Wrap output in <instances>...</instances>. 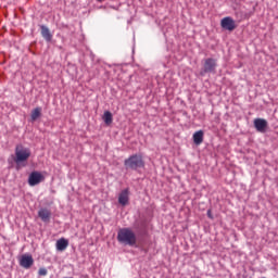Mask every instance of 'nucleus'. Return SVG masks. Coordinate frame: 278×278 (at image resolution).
I'll list each match as a JSON object with an SVG mask.
<instances>
[{
  "label": "nucleus",
  "mask_w": 278,
  "mask_h": 278,
  "mask_svg": "<svg viewBox=\"0 0 278 278\" xmlns=\"http://www.w3.org/2000/svg\"><path fill=\"white\" fill-rule=\"evenodd\" d=\"M104 0H98V2H103Z\"/></svg>",
  "instance_id": "obj_18"
},
{
  "label": "nucleus",
  "mask_w": 278,
  "mask_h": 278,
  "mask_svg": "<svg viewBox=\"0 0 278 278\" xmlns=\"http://www.w3.org/2000/svg\"><path fill=\"white\" fill-rule=\"evenodd\" d=\"M117 241L124 245L134 247L137 243V237L130 228H121L117 231Z\"/></svg>",
  "instance_id": "obj_1"
},
{
  "label": "nucleus",
  "mask_w": 278,
  "mask_h": 278,
  "mask_svg": "<svg viewBox=\"0 0 278 278\" xmlns=\"http://www.w3.org/2000/svg\"><path fill=\"white\" fill-rule=\"evenodd\" d=\"M220 27L225 30L233 31L237 28L236 21L230 16H226L222 18Z\"/></svg>",
  "instance_id": "obj_7"
},
{
  "label": "nucleus",
  "mask_w": 278,
  "mask_h": 278,
  "mask_svg": "<svg viewBox=\"0 0 278 278\" xmlns=\"http://www.w3.org/2000/svg\"><path fill=\"white\" fill-rule=\"evenodd\" d=\"M253 125L257 132L265 134L268 128V121L262 117H257L254 118Z\"/></svg>",
  "instance_id": "obj_6"
},
{
  "label": "nucleus",
  "mask_w": 278,
  "mask_h": 278,
  "mask_svg": "<svg viewBox=\"0 0 278 278\" xmlns=\"http://www.w3.org/2000/svg\"><path fill=\"white\" fill-rule=\"evenodd\" d=\"M102 119L105 125H111L113 123V114L110 111H104Z\"/></svg>",
  "instance_id": "obj_15"
},
{
  "label": "nucleus",
  "mask_w": 278,
  "mask_h": 278,
  "mask_svg": "<svg viewBox=\"0 0 278 278\" xmlns=\"http://www.w3.org/2000/svg\"><path fill=\"white\" fill-rule=\"evenodd\" d=\"M206 215L210 219H214L212 211H207Z\"/></svg>",
  "instance_id": "obj_17"
},
{
  "label": "nucleus",
  "mask_w": 278,
  "mask_h": 278,
  "mask_svg": "<svg viewBox=\"0 0 278 278\" xmlns=\"http://www.w3.org/2000/svg\"><path fill=\"white\" fill-rule=\"evenodd\" d=\"M41 37H43L48 42H50L53 37L50 29L45 25H41Z\"/></svg>",
  "instance_id": "obj_13"
},
{
  "label": "nucleus",
  "mask_w": 278,
  "mask_h": 278,
  "mask_svg": "<svg viewBox=\"0 0 278 278\" xmlns=\"http://www.w3.org/2000/svg\"><path fill=\"white\" fill-rule=\"evenodd\" d=\"M34 265V258L31 255H22V258L20 260V266L22 268L29 269Z\"/></svg>",
  "instance_id": "obj_8"
},
{
  "label": "nucleus",
  "mask_w": 278,
  "mask_h": 278,
  "mask_svg": "<svg viewBox=\"0 0 278 278\" xmlns=\"http://www.w3.org/2000/svg\"><path fill=\"white\" fill-rule=\"evenodd\" d=\"M217 67V61L213 58H207L204 60L203 70L200 72L201 76H204L208 73H215Z\"/></svg>",
  "instance_id": "obj_4"
},
{
  "label": "nucleus",
  "mask_w": 278,
  "mask_h": 278,
  "mask_svg": "<svg viewBox=\"0 0 278 278\" xmlns=\"http://www.w3.org/2000/svg\"><path fill=\"white\" fill-rule=\"evenodd\" d=\"M42 110L40 106L33 109L30 112V121L36 122L41 116Z\"/></svg>",
  "instance_id": "obj_14"
},
{
  "label": "nucleus",
  "mask_w": 278,
  "mask_h": 278,
  "mask_svg": "<svg viewBox=\"0 0 278 278\" xmlns=\"http://www.w3.org/2000/svg\"><path fill=\"white\" fill-rule=\"evenodd\" d=\"M65 278H73V277H65Z\"/></svg>",
  "instance_id": "obj_19"
},
{
  "label": "nucleus",
  "mask_w": 278,
  "mask_h": 278,
  "mask_svg": "<svg viewBox=\"0 0 278 278\" xmlns=\"http://www.w3.org/2000/svg\"><path fill=\"white\" fill-rule=\"evenodd\" d=\"M47 275H48V270L46 268L39 269V276H47Z\"/></svg>",
  "instance_id": "obj_16"
},
{
  "label": "nucleus",
  "mask_w": 278,
  "mask_h": 278,
  "mask_svg": "<svg viewBox=\"0 0 278 278\" xmlns=\"http://www.w3.org/2000/svg\"><path fill=\"white\" fill-rule=\"evenodd\" d=\"M124 166L126 169L138 170L146 166L142 154H132L124 160Z\"/></svg>",
  "instance_id": "obj_3"
},
{
  "label": "nucleus",
  "mask_w": 278,
  "mask_h": 278,
  "mask_svg": "<svg viewBox=\"0 0 278 278\" xmlns=\"http://www.w3.org/2000/svg\"><path fill=\"white\" fill-rule=\"evenodd\" d=\"M42 181H45V175L38 170H33L30 175H28V186L30 187L38 186Z\"/></svg>",
  "instance_id": "obj_5"
},
{
  "label": "nucleus",
  "mask_w": 278,
  "mask_h": 278,
  "mask_svg": "<svg viewBox=\"0 0 278 278\" xmlns=\"http://www.w3.org/2000/svg\"><path fill=\"white\" fill-rule=\"evenodd\" d=\"M38 215L43 223H49L51 219V211L49 208H39Z\"/></svg>",
  "instance_id": "obj_11"
},
{
  "label": "nucleus",
  "mask_w": 278,
  "mask_h": 278,
  "mask_svg": "<svg viewBox=\"0 0 278 278\" xmlns=\"http://www.w3.org/2000/svg\"><path fill=\"white\" fill-rule=\"evenodd\" d=\"M68 239L61 237V239L56 241V251L64 252L68 248Z\"/></svg>",
  "instance_id": "obj_12"
},
{
  "label": "nucleus",
  "mask_w": 278,
  "mask_h": 278,
  "mask_svg": "<svg viewBox=\"0 0 278 278\" xmlns=\"http://www.w3.org/2000/svg\"><path fill=\"white\" fill-rule=\"evenodd\" d=\"M129 202V190L128 189H123L121 193L118 194V203L122 206H126Z\"/></svg>",
  "instance_id": "obj_9"
},
{
  "label": "nucleus",
  "mask_w": 278,
  "mask_h": 278,
  "mask_svg": "<svg viewBox=\"0 0 278 278\" xmlns=\"http://www.w3.org/2000/svg\"><path fill=\"white\" fill-rule=\"evenodd\" d=\"M31 156V151L29 148L24 147L23 144L15 146V157H13V162L20 166H26V162Z\"/></svg>",
  "instance_id": "obj_2"
},
{
  "label": "nucleus",
  "mask_w": 278,
  "mask_h": 278,
  "mask_svg": "<svg viewBox=\"0 0 278 278\" xmlns=\"http://www.w3.org/2000/svg\"><path fill=\"white\" fill-rule=\"evenodd\" d=\"M192 139H193V143L195 146H201L204 141V131L203 130H197L193 135H192Z\"/></svg>",
  "instance_id": "obj_10"
}]
</instances>
